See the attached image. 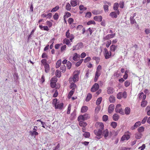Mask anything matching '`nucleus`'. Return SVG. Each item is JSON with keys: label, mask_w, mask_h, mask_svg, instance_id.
Returning <instances> with one entry per match:
<instances>
[{"label": "nucleus", "mask_w": 150, "mask_h": 150, "mask_svg": "<svg viewBox=\"0 0 150 150\" xmlns=\"http://www.w3.org/2000/svg\"><path fill=\"white\" fill-rule=\"evenodd\" d=\"M98 125L99 127L98 130H95L94 131V133L96 135L95 138L99 139L103 136L105 139H107L109 135L108 130L107 129H104V125L103 123L99 122Z\"/></svg>", "instance_id": "nucleus-1"}, {"label": "nucleus", "mask_w": 150, "mask_h": 150, "mask_svg": "<svg viewBox=\"0 0 150 150\" xmlns=\"http://www.w3.org/2000/svg\"><path fill=\"white\" fill-rule=\"evenodd\" d=\"M79 79V74H74L72 78H70L69 79V81L70 83L73 81L75 83L78 81Z\"/></svg>", "instance_id": "nucleus-2"}, {"label": "nucleus", "mask_w": 150, "mask_h": 150, "mask_svg": "<svg viewBox=\"0 0 150 150\" xmlns=\"http://www.w3.org/2000/svg\"><path fill=\"white\" fill-rule=\"evenodd\" d=\"M83 47V44L82 43L80 42L78 43L77 45L74 46L73 47V50H78L82 48Z\"/></svg>", "instance_id": "nucleus-3"}, {"label": "nucleus", "mask_w": 150, "mask_h": 150, "mask_svg": "<svg viewBox=\"0 0 150 150\" xmlns=\"http://www.w3.org/2000/svg\"><path fill=\"white\" fill-rule=\"evenodd\" d=\"M69 31V30H67L66 33V36L67 38H69L71 41L72 42V40L74 38V36L73 35L70 34Z\"/></svg>", "instance_id": "nucleus-4"}, {"label": "nucleus", "mask_w": 150, "mask_h": 150, "mask_svg": "<svg viewBox=\"0 0 150 150\" xmlns=\"http://www.w3.org/2000/svg\"><path fill=\"white\" fill-rule=\"evenodd\" d=\"M104 55L105 58L106 59H108L109 58L111 55V52H108L106 48H105L104 49Z\"/></svg>", "instance_id": "nucleus-5"}, {"label": "nucleus", "mask_w": 150, "mask_h": 150, "mask_svg": "<svg viewBox=\"0 0 150 150\" xmlns=\"http://www.w3.org/2000/svg\"><path fill=\"white\" fill-rule=\"evenodd\" d=\"M99 84L96 83H95L91 88V91L92 92H95L99 88Z\"/></svg>", "instance_id": "nucleus-6"}, {"label": "nucleus", "mask_w": 150, "mask_h": 150, "mask_svg": "<svg viewBox=\"0 0 150 150\" xmlns=\"http://www.w3.org/2000/svg\"><path fill=\"white\" fill-rule=\"evenodd\" d=\"M119 6V4L118 3H115L114 4L113 7L114 10L115 11H117V13L118 15H119L120 14V11L118 9Z\"/></svg>", "instance_id": "nucleus-7"}, {"label": "nucleus", "mask_w": 150, "mask_h": 150, "mask_svg": "<svg viewBox=\"0 0 150 150\" xmlns=\"http://www.w3.org/2000/svg\"><path fill=\"white\" fill-rule=\"evenodd\" d=\"M102 17L101 16H96L93 18V19L98 22H101L102 21Z\"/></svg>", "instance_id": "nucleus-8"}, {"label": "nucleus", "mask_w": 150, "mask_h": 150, "mask_svg": "<svg viewBox=\"0 0 150 150\" xmlns=\"http://www.w3.org/2000/svg\"><path fill=\"white\" fill-rule=\"evenodd\" d=\"M114 106L112 104H111L110 105L108 108V112L110 113H111L113 111L114 109Z\"/></svg>", "instance_id": "nucleus-9"}, {"label": "nucleus", "mask_w": 150, "mask_h": 150, "mask_svg": "<svg viewBox=\"0 0 150 150\" xmlns=\"http://www.w3.org/2000/svg\"><path fill=\"white\" fill-rule=\"evenodd\" d=\"M130 138V136L129 134H125L121 138V140L124 141L125 140H128Z\"/></svg>", "instance_id": "nucleus-10"}, {"label": "nucleus", "mask_w": 150, "mask_h": 150, "mask_svg": "<svg viewBox=\"0 0 150 150\" xmlns=\"http://www.w3.org/2000/svg\"><path fill=\"white\" fill-rule=\"evenodd\" d=\"M115 33L111 34H108L104 38V39L105 40H108L110 38H113L115 36Z\"/></svg>", "instance_id": "nucleus-11"}, {"label": "nucleus", "mask_w": 150, "mask_h": 150, "mask_svg": "<svg viewBox=\"0 0 150 150\" xmlns=\"http://www.w3.org/2000/svg\"><path fill=\"white\" fill-rule=\"evenodd\" d=\"M54 106L56 108L61 109L63 107V103H61L60 104H57V103H55Z\"/></svg>", "instance_id": "nucleus-12"}, {"label": "nucleus", "mask_w": 150, "mask_h": 150, "mask_svg": "<svg viewBox=\"0 0 150 150\" xmlns=\"http://www.w3.org/2000/svg\"><path fill=\"white\" fill-rule=\"evenodd\" d=\"M117 11H113L111 12L110 14V16L112 18H116L117 17Z\"/></svg>", "instance_id": "nucleus-13"}, {"label": "nucleus", "mask_w": 150, "mask_h": 150, "mask_svg": "<svg viewBox=\"0 0 150 150\" xmlns=\"http://www.w3.org/2000/svg\"><path fill=\"white\" fill-rule=\"evenodd\" d=\"M100 75V72H99V71H96L94 79V81L95 82L97 81L98 77Z\"/></svg>", "instance_id": "nucleus-14"}, {"label": "nucleus", "mask_w": 150, "mask_h": 150, "mask_svg": "<svg viewBox=\"0 0 150 150\" xmlns=\"http://www.w3.org/2000/svg\"><path fill=\"white\" fill-rule=\"evenodd\" d=\"M107 93L108 94H111L114 91V89L111 87H109L107 88Z\"/></svg>", "instance_id": "nucleus-15"}, {"label": "nucleus", "mask_w": 150, "mask_h": 150, "mask_svg": "<svg viewBox=\"0 0 150 150\" xmlns=\"http://www.w3.org/2000/svg\"><path fill=\"white\" fill-rule=\"evenodd\" d=\"M77 0H71L70 1V4L72 6L74 7L77 5Z\"/></svg>", "instance_id": "nucleus-16"}, {"label": "nucleus", "mask_w": 150, "mask_h": 150, "mask_svg": "<svg viewBox=\"0 0 150 150\" xmlns=\"http://www.w3.org/2000/svg\"><path fill=\"white\" fill-rule=\"evenodd\" d=\"M119 118V116L117 114H115L113 115V120L115 121H117Z\"/></svg>", "instance_id": "nucleus-17"}, {"label": "nucleus", "mask_w": 150, "mask_h": 150, "mask_svg": "<svg viewBox=\"0 0 150 150\" xmlns=\"http://www.w3.org/2000/svg\"><path fill=\"white\" fill-rule=\"evenodd\" d=\"M92 13L94 15H98L100 14L102 12L99 10H93L92 11Z\"/></svg>", "instance_id": "nucleus-18"}, {"label": "nucleus", "mask_w": 150, "mask_h": 150, "mask_svg": "<svg viewBox=\"0 0 150 150\" xmlns=\"http://www.w3.org/2000/svg\"><path fill=\"white\" fill-rule=\"evenodd\" d=\"M30 133L32 136H34L35 137L36 135H37L38 134V133L35 131H30Z\"/></svg>", "instance_id": "nucleus-19"}, {"label": "nucleus", "mask_w": 150, "mask_h": 150, "mask_svg": "<svg viewBox=\"0 0 150 150\" xmlns=\"http://www.w3.org/2000/svg\"><path fill=\"white\" fill-rule=\"evenodd\" d=\"M80 56L79 54H78L76 53H75L74 54V55L73 57V59L75 61L78 60V59L79 58Z\"/></svg>", "instance_id": "nucleus-20"}, {"label": "nucleus", "mask_w": 150, "mask_h": 150, "mask_svg": "<svg viewBox=\"0 0 150 150\" xmlns=\"http://www.w3.org/2000/svg\"><path fill=\"white\" fill-rule=\"evenodd\" d=\"M79 125L80 126L85 127L87 125V124L86 122H83V121H80Z\"/></svg>", "instance_id": "nucleus-21"}, {"label": "nucleus", "mask_w": 150, "mask_h": 150, "mask_svg": "<svg viewBox=\"0 0 150 150\" xmlns=\"http://www.w3.org/2000/svg\"><path fill=\"white\" fill-rule=\"evenodd\" d=\"M88 109V108L85 106H83L81 109V112L84 113L86 112Z\"/></svg>", "instance_id": "nucleus-22"}, {"label": "nucleus", "mask_w": 150, "mask_h": 150, "mask_svg": "<svg viewBox=\"0 0 150 150\" xmlns=\"http://www.w3.org/2000/svg\"><path fill=\"white\" fill-rule=\"evenodd\" d=\"M44 66L45 71L46 73L48 72L49 71L50 69L49 65L48 64H46Z\"/></svg>", "instance_id": "nucleus-23"}, {"label": "nucleus", "mask_w": 150, "mask_h": 150, "mask_svg": "<svg viewBox=\"0 0 150 150\" xmlns=\"http://www.w3.org/2000/svg\"><path fill=\"white\" fill-rule=\"evenodd\" d=\"M130 23L132 24L137 23L136 21L134 18H133V17H130Z\"/></svg>", "instance_id": "nucleus-24"}, {"label": "nucleus", "mask_w": 150, "mask_h": 150, "mask_svg": "<svg viewBox=\"0 0 150 150\" xmlns=\"http://www.w3.org/2000/svg\"><path fill=\"white\" fill-rule=\"evenodd\" d=\"M117 48V46L115 45H112L110 47V50L112 52H114Z\"/></svg>", "instance_id": "nucleus-25"}, {"label": "nucleus", "mask_w": 150, "mask_h": 150, "mask_svg": "<svg viewBox=\"0 0 150 150\" xmlns=\"http://www.w3.org/2000/svg\"><path fill=\"white\" fill-rule=\"evenodd\" d=\"M66 9L68 11H70L71 9V6L70 4L69 3H67L66 6Z\"/></svg>", "instance_id": "nucleus-26"}, {"label": "nucleus", "mask_w": 150, "mask_h": 150, "mask_svg": "<svg viewBox=\"0 0 150 150\" xmlns=\"http://www.w3.org/2000/svg\"><path fill=\"white\" fill-rule=\"evenodd\" d=\"M130 109L129 107H126L125 109V113L126 115H129L130 112Z\"/></svg>", "instance_id": "nucleus-27"}, {"label": "nucleus", "mask_w": 150, "mask_h": 150, "mask_svg": "<svg viewBox=\"0 0 150 150\" xmlns=\"http://www.w3.org/2000/svg\"><path fill=\"white\" fill-rule=\"evenodd\" d=\"M72 82L73 81L70 83H71L70 88H71L72 89V90H74L75 88L76 87V85Z\"/></svg>", "instance_id": "nucleus-28"}, {"label": "nucleus", "mask_w": 150, "mask_h": 150, "mask_svg": "<svg viewBox=\"0 0 150 150\" xmlns=\"http://www.w3.org/2000/svg\"><path fill=\"white\" fill-rule=\"evenodd\" d=\"M92 98V95L89 93L88 94L86 98V101L87 102L88 101Z\"/></svg>", "instance_id": "nucleus-29"}, {"label": "nucleus", "mask_w": 150, "mask_h": 150, "mask_svg": "<svg viewBox=\"0 0 150 150\" xmlns=\"http://www.w3.org/2000/svg\"><path fill=\"white\" fill-rule=\"evenodd\" d=\"M63 41L64 43L66 44L67 45H71V44L69 40L68 39H65Z\"/></svg>", "instance_id": "nucleus-30"}, {"label": "nucleus", "mask_w": 150, "mask_h": 150, "mask_svg": "<svg viewBox=\"0 0 150 150\" xmlns=\"http://www.w3.org/2000/svg\"><path fill=\"white\" fill-rule=\"evenodd\" d=\"M121 105L120 104H118L116 106L115 110V112H118L119 109H120V108L121 107Z\"/></svg>", "instance_id": "nucleus-31"}, {"label": "nucleus", "mask_w": 150, "mask_h": 150, "mask_svg": "<svg viewBox=\"0 0 150 150\" xmlns=\"http://www.w3.org/2000/svg\"><path fill=\"white\" fill-rule=\"evenodd\" d=\"M79 8L80 10L84 11L87 9V8L85 7L83 5H81L79 6Z\"/></svg>", "instance_id": "nucleus-32"}, {"label": "nucleus", "mask_w": 150, "mask_h": 150, "mask_svg": "<svg viewBox=\"0 0 150 150\" xmlns=\"http://www.w3.org/2000/svg\"><path fill=\"white\" fill-rule=\"evenodd\" d=\"M61 59H59L57 61L56 65V67L57 68H59L61 64Z\"/></svg>", "instance_id": "nucleus-33"}, {"label": "nucleus", "mask_w": 150, "mask_h": 150, "mask_svg": "<svg viewBox=\"0 0 150 150\" xmlns=\"http://www.w3.org/2000/svg\"><path fill=\"white\" fill-rule=\"evenodd\" d=\"M142 137V134L140 133L136 134H135V137L137 139H140Z\"/></svg>", "instance_id": "nucleus-34"}, {"label": "nucleus", "mask_w": 150, "mask_h": 150, "mask_svg": "<svg viewBox=\"0 0 150 150\" xmlns=\"http://www.w3.org/2000/svg\"><path fill=\"white\" fill-rule=\"evenodd\" d=\"M102 99V98L101 97L98 98L96 102V104L97 105H98L101 103Z\"/></svg>", "instance_id": "nucleus-35"}, {"label": "nucleus", "mask_w": 150, "mask_h": 150, "mask_svg": "<svg viewBox=\"0 0 150 150\" xmlns=\"http://www.w3.org/2000/svg\"><path fill=\"white\" fill-rule=\"evenodd\" d=\"M78 120L80 122V121H83L84 120V118L83 117V115H80L78 117Z\"/></svg>", "instance_id": "nucleus-36"}, {"label": "nucleus", "mask_w": 150, "mask_h": 150, "mask_svg": "<svg viewBox=\"0 0 150 150\" xmlns=\"http://www.w3.org/2000/svg\"><path fill=\"white\" fill-rule=\"evenodd\" d=\"M109 100L110 103H113L115 101V100L114 97L112 96H110Z\"/></svg>", "instance_id": "nucleus-37"}, {"label": "nucleus", "mask_w": 150, "mask_h": 150, "mask_svg": "<svg viewBox=\"0 0 150 150\" xmlns=\"http://www.w3.org/2000/svg\"><path fill=\"white\" fill-rule=\"evenodd\" d=\"M147 102L146 100L142 101L141 103V105L143 107H145L147 104Z\"/></svg>", "instance_id": "nucleus-38"}, {"label": "nucleus", "mask_w": 150, "mask_h": 150, "mask_svg": "<svg viewBox=\"0 0 150 150\" xmlns=\"http://www.w3.org/2000/svg\"><path fill=\"white\" fill-rule=\"evenodd\" d=\"M55 74L57 77H60L61 76V73L58 70H57L55 73Z\"/></svg>", "instance_id": "nucleus-39"}, {"label": "nucleus", "mask_w": 150, "mask_h": 150, "mask_svg": "<svg viewBox=\"0 0 150 150\" xmlns=\"http://www.w3.org/2000/svg\"><path fill=\"white\" fill-rule=\"evenodd\" d=\"M92 24L94 25L96 24L95 22L93 20H90L87 23V24L88 25H89Z\"/></svg>", "instance_id": "nucleus-40"}, {"label": "nucleus", "mask_w": 150, "mask_h": 150, "mask_svg": "<svg viewBox=\"0 0 150 150\" xmlns=\"http://www.w3.org/2000/svg\"><path fill=\"white\" fill-rule=\"evenodd\" d=\"M57 77L55 76L53 77L51 80V82L55 83L57 82Z\"/></svg>", "instance_id": "nucleus-41"}, {"label": "nucleus", "mask_w": 150, "mask_h": 150, "mask_svg": "<svg viewBox=\"0 0 150 150\" xmlns=\"http://www.w3.org/2000/svg\"><path fill=\"white\" fill-rule=\"evenodd\" d=\"M59 8V6H57L55 7L52 9L51 10V12H55L58 10Z\"/></svg>", "instance_id": "nucleus-42"}, {"label": "nucleus", "mask_w": 150, "mask_h": 150, "mask_svg": "<svg viewBox=\"0 0 150 150\" xmlns=\"http://www.w3.org/2000/svg\"><path fill=\"white\" fill-rule=\"evenodd\" d=\"M83 115L84 118V120H86L87 119L89 118L90 117L89 115L86 113L85 114Z\"/></svg>", "instance_id": "nucleus-43"}, {"label": "nucleus", "mask_w": 150, "mask_h": 150, "mask_svg": "<svg viewBox=\"0 0 150 150\" xmlns=\"http://www.w3.org/2000/svg\"><path fill=\"white\" fill-rule=\"evenodd\" d=\"M110 125L113 128H115L117 126V123L115 122H113L111 123Z\"/></svg>", "instance_id": "nucleus-44"}, {"label": "nucleus", "mask_w": 150, "mask_h": 150, "mask_svg": "<svg viewBox=\"0 0 150 150\" xmlns=\"http://www.w3.org/2000/svg\"><path fill=\"white\" fill-rule=\"evenodd\" d=\"M83 59H80L79 61L78 62H77L76 64V66L78 67L81 64L82 62L83 61Z\"/></svg>", "instance_id": "nucleus-45"}, {"label": "nucleus", "mask_w": 150, "mask_h": 150, "mask_svg": "<svg viewBox=\"0 0 150 150\" xmlns=\"http://www.w3.org/2000/svg\"><path fill=\"white\" fill-rule=\"evenodd\" d=\"M83 135L86 138H88L90 136V134L89 132H85Z\"/></svg>", "instance_id": "nucleus-46"}, {"label": "nucleus", "mask_w": 150, "mask_h": 150, "mask_svg": "<svg viewBox=\"0 0 150 150\" xmlns=\"http://www.w3.org/2000/svg\"><path fill=\"white\" fill-rule=\"evenodd\" d=\"M103 8L105 12H107L108 11V6L107 5H105L103 6Z\"/></svg>", "instance_id": "nucleus-47"}, {"label": "nucleus", "mask_w": 150, "mask_h": 150, "mask_svg": "<svg viewBox=\"0 0 150 150\" xmlns=\"http://www.w3.org/2000/svg\"><path fill=\"white\" fill-rule=\"evenodd\" d=\"M71 66V63L69 61L67 63V67L68 69H70Z\"/></svg>", "instance_id": "nucleus-48"}, {"label": "nucleus", "mask_w": 150, "mask_h": 150, "mask_svg": "<svg viewBox=\"0 0 150 150\" xmlns=\"http://www.w3.org/2000/svg\"><path fill=\"white\" fill-rule=\"evenodd\" d=\"M144 130V128L143 127H140L138 129V132L140 133L143 132Z\"/></svg>", "instance_id": "nucleus-49"}, {"label": "nucleus", "mask_w": 150, "mask_h": 150, "mask_svg": "<svg viewBox=\"0 0 150 150\" xmlns=\"http://www.w3.org/2000/svg\"><path fill=\"white\" fill-rule=\"evenodd\" d=\"M91 59L90 57H86L84 60V62L86 63L88 61H90Z\"/></svg>", "instance_id": "nucleus-50"}, {"label": "nucleus", "mask_w": 150, "mask_h": 150, "mask_svg": "<svg viewBox=\"0 0 150 150\" xmlns=\"http://www.w3.org/2000/svg\"><path fill=\"white\" fill-rule=\"evenodd\" d=\"M108 119V117L106 115H104L103 117V120L104 121H107Z\"/></svg>", "instance_id": "nucleus-51"}, {"label": "nucleus", "mask_w": 150, "mask_h": 150, "mask_svg": "<svg viewBox=\"0 0 150 150\" xmlns=\"http://www.w3.org/2000/svg\"><path fill=\"white\" fill-rule=\"evenodd\" d=\"M53 18L54 20H57L59 18L58 14L57 13H56L53 16Z\"/></svg>", "instance_id": "nucleus-52"}, {"label": "nucleus", "mask_w": 150, "mask_h": 150, "mask_svg": "<svg viewBox=\"0 0 150 150\" xmlns=\"http://www.w3.org/2000/svg\"><path fill=\"white\" fill-rule=\"evenodd\" d=\"M47 60L45 59H43L41 60V62L43 65H45L46 64H47Z\"/></svg>", "instance_id": "nucleus-53"}, {"label": "nucleus", "mask_w": 150, "mask_h": 150, "mask_svg": "<svg viewBox=\"0 0 150 150\" xmlns=\"http://www.w3.org/2000/svg\"><path fill=\"white\" fill-rule=\"evenodd\" d=\"M91 16V13L90 12H88L86 14L85 16L88 18H89Z\"/></svg>", "instance_id": "nucleus-54"}, {"label": "nucleus", "mask_w": 150, "mask_h": 150, "mask_svg": "<svg viewBox=\"0 0 150 150\" xmlns=\"http://www.w3.org/2000/svg\"><path fill=\"white\" fill-rule=\"evenodd\" d=\"M71 16V13L69 12H66V15L64 16V17H65L67 18L70 17V16Z\"/></svg>", "instance_id": "nucleus-55"}, {"label": "nucleus", "mask_w": 150, "mask_h": 150, "mask_svg": "<svg viewBox=\"0 0 150 150\" xmlns=\"http://www.w3.org/2000/svg\"><path fill=\"white\" fill-rule=\"evenodd\" d=\"M117 98L119 99H120L122 98V93H119L117 94Z\"/></svg>", "instance_id": "nucleus-56"}, {"label": "nucleus", "mask_w": 150, "mask_h": 150, "mask_svg": "<svg viewBox=\"0 0 150 150\" xmlns=\"http://www.w3.org/2000/svg\"><path fill=\"white\" fill-rule=\"evenodd\" d=\"M46 23L49 27H51L52 25V23L50 21H47L46 22Z\"/></svg>", "instance_id": "nucleus-57"}, {"label": "nucleus", "mask_w": 150, "mask_h": 150, "mask_svg": "<svg viewBox=\"0 0 150 150\" xmlns=\"http://www.w3.org/2000/svg\"><path fill=\"white\" fill-rule=\"evenodd\" d=\"M122 97L125 98L127 97V93L125 92H124L123 93H122Z\"/></svg>", "instance_id": "nucleus-58"}, {"label": "nucleus", "mask_w": 150, "mask_h": 150, "mask_svg": "<svg viewBox=\"0 0 150 150\" xmlns=\"http://www.w3.org/2000/svg\"><path fill=\"white\" fill-rule=\"evenodd\" d=\"M71 105L69 104L68 108V110L67 112V113L69 114L70 113V110L71 109Z\"/></svg>", "instance_id": "nucleus-59"}, {"label": "nucleus", "mask_w": 150, "mask_h": 150, "mask_svg": "<svg viewBox=\"0 0 150 150\" xmlns=\"http://www.w3.org/2000/svg\"><path fill=\"white\" fill-rule=\"evenodd\" d=\"M147 118H148L146 116L142 120V122L143 124H144L145 123V122H146V121L147 119Z\"/></svg>", "instance_id": "nucleus-60"}, {"label": "nucleus", "mask_w": 150, "mask_h": 150, "mask_svg": "<svg viewBox=\"0 0 150 150\" xmlns=\"http://www.w3.org/2000/svg\"><path fill=\"white\" fill-rule=\"evenodd\" d=\"M102 67L100 65H99L98 66L97 69H96V71L99 72H100V71Z\"/></svg>", "instance_id": "nucleus-61"}, {"label": "nucleus", "mask_w": 150, "mask_h": 150, "mask_svg": "<svg viewBox=\"0 0 150 150\" xmlns=\"http://www.w3.org/2000/svg\"><path fill=\"white\" fill-rule=\"evenodd\" d=\"M74 21L73 19L72 18H69L68 19V22L70 24L72 23Z\"/></svg>", "instance_id": "nucleus-62"}, {"label": "nucleus", "mask_w": 150, "mask_h": 150, "mask_svg": "<svg viewBox=\"0 0 150 150\" xmlns=\"http://www.w3.org/2000/svg\"><path fill=\"white\" fill-rule=\"evenodd\" d=\"M56 83H55L51 82L50 86L52 88H54L55 87Z\"/></svg>", "instance_id": "nucleus-63"}, {"label": "nucleus", "mask_w": 150, "mask_h": 150, "mask_svg": "<svg viewBox=\"0 0 150 150\" xmlns=\"http://www.w3.org/2000/svg\"><path fill=\"white\" fill-rule=\"evenodd\" d=\"M66 48V46L65 45H64L63 46H62L61 48V51L62 52Z\"/></svg>", "instance_id": "nucleus-64"}]
</instances>
